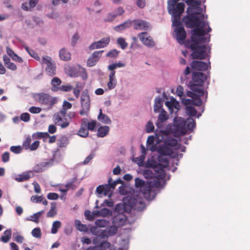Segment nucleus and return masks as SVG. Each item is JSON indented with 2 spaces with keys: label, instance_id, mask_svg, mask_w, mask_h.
I'll return each mask as SVG.
<instances>
[{
  "label": "nucleus",
  "instance_id": "f257e3e1",
  "mask_svg": "<svg viewBox=\"0 0 250 250\" xmlns=\"http://www.w3.org/2000/svg\"><path fill=\"white\" fill-rule=\"evenodd\" d=\"M191 28L193 29L191 32V39L186 41L185 46L192 51L190 54L192 59L203 60L207 56V48L205 45H200V44L210 41V35H208V33L211 31V28L208 21L206 25L199 24Z\"/></svg>",
  "mask_w": 250,
  "mask_h": 250
},
{
  "label": "nucleus",
  "instance_id": "f03ea898",
  "mask_svg": "<svg viewBox=\"0 0 250 250\" xmlns=\"http://www.w3.org/2000/svg\"><path fill=\"white\" fill-rule=\"evenodd\" d=\"M188 5L187 15L183 18L184 24L187 28H192L194 26L201 24L206 25L205 20L208 19V15L205 14L206 5L202 6V2L205 3L206 0H183Z\"/></svg>",
  "mask_w": 250,
  "mask_h": 250
},
{
  "label": "nucleus",
  "instance_id": "7ed1b4c3",
  "mask_svg": "<svg viewBox=\"0 0 250 250\" xmlns=\"http://www.w3.org/2000/svg\"><path fill=\"white\" fill-rule=\"evenodd\" d=\"M135 181V186L137 188H139L138 191H140L139 196L142 195L147 200H152L156 196L157 192L155 188L162 189L166 185L165 182H163V185H161V182L158 180L146 183L139 178H136Z\"/></svg>",
  "mask_w": 250,
  "mask_h": 250
},
{
  "label": "nucleus",
  "instance_id": "20e7f679",
  "mask_svg": "<svg viewBox=\"0 0 250 250\" xmlns=\"http://www.w3.org/2000/svg\"><path fill=\"white\" fill-rule=\"evenodd\" d=\"M177 143V140L174 138H169L164 140L163 144L152 146L150 150L152 151L155 149L157 152L161 155L169 156L172 158H177L180 156L182 158L183 154L179 153L174 151V147Z\"/></svg>",
  "mask_w": 250,
  "mask_h": 250
},
{
  "label": "nucleus",
  "instance_id": "39448f33",
  "mask_svg": "<svg viewBox=\"0 0 250 250\" xmlns=\"http://www.w3.org/2000/svg\"><path fill=\"white\" fill-rule=\"evenodd\" d=\"M179 0H169L168 1L167 10L171 16V21L173 24L179 23L181 16L185 10V4L183 2H178Z\"/></svg>",
  "mask_w": 250,
  "mask_h": 250
},
{
  "label": "nucleus",
  "instance_id": "423d86ee",
  "mask_svg": "<svg viewBox=\"0 0 250 250\" xmlns=\"http://www.w3.org/2000/svg\"><path fill=\"white\" fill-rule=\"evenodd\" d=\"M210 72L205 74L202 72L193 71L192 72V81H190L188 84L190 90H194L195 87L202 88L204 84L206 83L208 85L209 84Z\"/></svg>",
  "mask_w": 250,
  "mask_h": 250
},
{
  "label": "nucleus",
  "instance_id": "0eeeda50",
  "mask_svg": "<svg viewBox=\"0 0 250 250\" xmlns=\"http://www.w3.org/2000/svg\"><path fill=\"white\" fill-rule=\"evenodd\" d=\"M210 62L207 63L201 61H193L190 63L191 67L188 66H187L183 72V76H181L182 83H184L188 78V76L190 74L191 68L194 71H197L196 72L206 71L208 67L210 68Z\"/></svg>",
  "mask_w": 250,
  "mask_h": 250
},
{
  "label": "nucleus",
  "instance_id": "6e6552de",
  "mask_svg": "<svg viewBox=\"0 0 250 250\" xmlns=\"http://www.w3.org/2000/svg\"><path fill=\"white\" fill-rule=\"evenodd\" d=\"M32 97L36 102L47 106L49 108H51L58 102L57 97H52L49 94L44 92L34 93Z\"/></svg>",
  "mask_w": 250,
  "mask_h": 250
},
{
  "label": "nucleus",
  "instance_id": "1a4fd4ad",
  "mask_svg": "<svg viewBox=\"0 0 250 250\" xmlns=\"http://www.w3.org/2000/svg\"><path fill=\"white\" fill-rule=\"evenodd\" d=\"M184 23V21L182 20V21H179V23H176L175 24L172 22V26L173 27V36L177 42L180 44H185L186 41H185L186 38L187 37V33L183 27V23Z\"/></svg>",
  "mask_w": 250,
  "mask_h": 250
},
{
  "label": "nucleus",
  "instance_id": "9d476101",
  "mask_svg": "<svg viewBox=\"0 0 250 250\" xmlns=\"http://www.w3.org/2000/svg\"><path fill=\"white\" fill-rule=\"evenodd\" d=\"M144 177L147 179H153V181L156 180L160 181L161 185H163V182H166L164 180L166 178V173L165 170H161L159 171H153L152 169H145L143 172Z\"/></svg>",
  "mask_w": 250,
  "mask_h": 250
},
{
  "label": "nucleus",
  "instance_id": "9b49d317",
  "mask_svg": "<svg viewBox=\"0 0 250 250\" xmlns=\"http://www.w3.org/2000/svg\"><path fill=\"white\" fill-rule=\"evenodd\" d=\"M90 100L88 90L85 89L82 92L81 96V107L79 113L81 115L87 116L90 109Z\"/></svg>",
  "mask_w": 250,
  "mask_h": 250
},
{
  "label": "nucleus",
  "instance_id": "f8f14e48",
  "mask_svg": "<svg viewBox=\"0 0 250 250\" xmlns=\"http://www.w3.org/2000/svg\"><path fill=\"white\" fill-rule=\"evenodd\" d=\"M188 91L186 95L188 97L191 98L192 99V104L197 106H200L203 103V101L201 99V97L205 94V91L203 88H198L195 87V90H191Z\"/></svg>",
  "mask_w": 250,
  "mask_h": 250
},
{
  "label": "nucleus",
  "instance_id": "ddd939ff",
  "mask_svg": "<svg viewBox=\"0 0 250 250\" xmlns=\"http://www.w3.org/2000/svg\"><path fill=\"white\" fill-rule=\"evenodd\" d=\"M185 120L181 118L175 117L174 118L173 124L176 128V134L179 137L187 134V130L185 127Z\"/></svg>",
  "mask_w": 250,
  "mask_h": 250
},
{
  "label": "nucleus",
  "instance_id": "4468645a",
  "mask_svg": "<svg viewBox=\"0 0 250 250\" xmlns=\"http://www.w3.org/2000/svg\"><path fill=\"white\" fill-rule=\"evenodd\" d=\"M41 62L42 64L46 65L45 71L49 76H52L56 74V63L50 57L48 56L43 57Z\"/></svg>",
  "mask_w": 250,
  "mask_h": 250
},
{
  "label": "nucleus",
  "instance_id": "2eb2a0df",
  "mask_svg": "<svg viewBox=\"0 0 250 250\" xmlns=\"http://www.w3.org/2000/svg\"><path fill=\"white\" fill-rule=\"evenodd\" d=\"M58 153V152H55L53 154V158L48 160L47 161L40 163L36 165L33 168L32 173L35 172H42L45 171L46 169L50 167L53 165V163L55 160L56 156Z\"/></svg>",
  "mask_w": 250,
  "mask_h": 250
},
{
  "label": "nucleus",
  "instance_id": "dca6fc26",
  "mask_svg": "<svg viewBox=\"0 0 250 250\" xmlns=\"http://www.w3.org/2000/svg\"><path fill=\"white\" fill-rule=\"evenodd\" d=\"M138 37L142 43L147 47H153L155 46V43L154 40L147 32H141L138 34Z\"/></svg>",
  "mask_w": 250,
  "mask_h": 250
},
{
  "label": "nucleus",
  "instance_id": "f3484780",
  "mask_svg": "<svg viewBox=\"0 0 250 250\" xmlns=\"http://www.w3.org/2000/svg\"><path fill=\"white\" fill-rule=\"evenodd\" d=\"M133 27L136 30H147L150 28V24L146 21L136 19L132 21Z\"/></svg>",
  "mask_w": 250,
  "mask_h": 250
},
{
  "label": "nucleus",
  "instance_id": "a211bd4d",
  "mask_svg": "<svg viewBox=\"0 0 250 250\" xmlns=\"http://www.w3.org/2000/svg\"><path fill=\"white\" fill-rule=\"evenodd\" d=\"M110 42L109 37L102 38L99 41L91 43L88 47L90 50L95 49L101 48L106 47Z\"/></svg>",
  "mask_w": 250,
  "mask_h": 250
},
{
  "label": "nucleus",
  "instance_id": "6ab92c4d",
  "mask_svg": "<svg viewBox=\"0 0 250 250\" xmlns=\"http://www.w3.org/2000/svg\"><path fill=\"white\" fill-rule=\"evenodd\" d=\"M32 171L29 170L24 171L21 174L17 175L15 173L11 175V178L18 182H22L27 181L31 177H33Z\"/></svg>",
  "mask_w": 250,
  "mask_h": 250
},
{
  "label": "nucleus",
  "instance_id": "aec40b11",
  "mask_svg": "<svg viewBox=\"0 0 250 250\" xmlns=\"http://www.w3.org/2000/svg\"><path fill=\"white\" fill-rule=\"evenodd\" d=\"M140 196L137 198L134 197L132 198V208L133 209L138 211H141L146 208L144 199Z\"/></svg>",
  "mask_w": 250,
  "mask_h": 250
},
{
  "label": "nucleus",
  "instance_id": "412c9836",
  "mask_svg": "<svg viewBox=\"0 0 250 250\" xmlns=\"http://www.w3.org/2000/svg\"><path fill=\"white\" fill-rule=\"evenodd\" d=\"M165 104L168 108L170 114L177 113L180 110V104L174 98L169 101H166Z\"/></svg>",
  "mask_w": 250,
  "mask_h": 250
},
{
  "label": "nucleus",
  "instance_id": "4be33fe9",
  "mask_svg": "<svg viewBox=\"0 0 250 250\" xmlns=\"http://www.w3.org/2000/svg\"><path fill=\"white\" fill-rule=\"evenodd\" d=\"M103 52H104V50L94 51L87 60V65L89 67L94 66L98 62Z\"/></svg>",
  "mask_w": 250,
  "mask_h": 250
},
{
  "label": "nucleus",
  "instance_id": "5701e85b",
  "mask_svg": "<svg viewBox=\"0 0 250 250\" xmlns=\"http://www.w3.org/2000/svg\"><path fill=\"white\" fill-rule=\"evenodd\" d=\"M146 167L151 168L153 171H160L161 170H164L163 169L162 165L154 159L153 157L147 160L146 163Z\"/></svg>",
  "mask_w": 250,
  "mask_h": 250
},
{
  "label": "nucleus",
  "instance_id": "b1692460",
  "mask_svg": "<svg viewBox=\"0 0 250 250\" xmlns=\"http://www.w3.org/2000/svg\"><path fill=\"white\" fill-rule=\"evenodd\" d=\"M168 119V116L167 112L164 109H162L159 115L158 118L156 123V125L158 129L164 128V123Z\"/></svg>",
  "mask_w": 250,
  "mask_h": 250
},
{
  "label": "nucleus",
  "instance_id": "393cba45",
  "mask_svg": "<svg viewBox=\"0 0 250 250\" xmlns=\"http://www.w3.org/2000/svg\"><path fill=\"white\" fill-rule=\"evenodd\" d=\"M118 230V228L114 225L109 226L101 233V236L103 238L113 236L117 233Z\"/></svg>",
  "mask_w": 250,
  "mask_h": 250
},
{
  "label": "nucleus",
  "instance_id": "a878e982",
  "mask_svg": "<svg viewBox=\"0 0 250 250\" xmlns=\"http://www.w3.org/2000/svg\"><path fill=\"white\" fill-rule=\"evenodd\" d=\"M125 221L126 218L122 213H119V214L114 216L112 219L113 224L117 226L118 228L123 226L125 224Z\"/></svg>",
  "mask_w": 250,
  "mask_h": 250
},
{
  "label": "nucleus",
  "instance_id": "bb28decb",
  "mask_svg": "<svg viewBox=\"0 0 250 250\" xmlns=\"http://www.w3.org/2000/svg\"><path fill=\"white\" fill-rule=\"evenodd\" d=\"M132 25V21L130 20H127L123 23L116 25L113 27V29L118 32H121Z\"/></svg>",
  "mask_w": 250,
  "mask_h": 250
},
{
  "label": "nucleus",
  "instance_id": "cd10ccee",
  "mask_svg": "<svg viewBox=\"0 0 250 250\" xmlns=\"http://www.w3.org/2000/svg\"><path fill=\"white\" fill-rule=\"evenodd\" d=\"M160 132L162 133V134L164 135H167L169 133L173 134L175 137H179L176 134V128L174 127V124H168L166 128L164 129V127L163 128L159 129Z\"/></svg>",
  "mask_w": 250,
  "mask_h": 250
},
{
  "label": "nucleus",
  "instance_id": "c85d7f7f",
  "mask_svg": "<svg viewBox=\"0 0 250 250\" xmlns=\"http://www.w3.org/2000/svg\"><path fill=\"white\" fill-rule=\"evenodd\" d=\"M185 127L187 130V133H190L193 131L196 126V122L191 117H188L185 120Z\"/></svg>",
  "mask_w": 250,
  "mask_h": 250
},
{
  "label": "nucleus",
  "instance_id": "c756f323",
  "mask_svg": "<svg viewBox=\"0 0 250 250\" xmlns=\"http://www.w3.org/2000/svg\"><path fill=\"white\" fill-rule=\"evenodd\" d=\"M109 82L107 83V87L109 89H114L117 85V80L115 77V73L110 72L109 74Z\"/></svg>",
  "mask_w": 250,
  "mask_h": 250
},
{
  "label": "nucleus",
  "instance_id": "7c9ffc66",
  "mask_svg": "<svg viewBox=\"0 0 250 250\" xmlns=\"http://www.w3.org/2000/svg\"><path fill=\"white\" fill-rule=\"evenodd\" d=\"M163 102V99L159 96L155 98L154 104V111L155 113L159 112L160 110L163 109L162 108Z\"/></svg>",
  "mask_w": 250,
  "mask_h": 250
},
{
  "label": "nucleus",
  "instance_id": "2f4dec72",
  "mask_svg": "<svg viewBox=\"0 0 250 250\" xmlns=\"http://www.w3.org/2000/svg\"><path fill=\"white\" fill-rule=\"evenodd\" d=\"M62 81L58 77H54L51 82V90L53 92H57L59 90L60 85L61 84Z\"/></svg>",
  "mask_w": 250,
  "mask_h": 250
},
{
  "label": "nucleus",
  "instance_id": "473e14b6",
  "mask_svg": "<svg viewBox=\"0 0 250 250\" xmlns=\"http://www.w3.org/2000/svg\"><path fill=\"white\" fill-rule=\"evenodd\" d=\"M157 140L156 141V143L158 144L159 142H161L164 140V137L162 135H158L157 133H156V137H154V136H150L148 137L147 140V144L148 145H153L152 146H155L154 145V142L156 140ZM155 146H156L155 145Z\"/></svg>",
  "mask_w": 250,
  "mask_h": 250
},
{
  "label": "nucleus",
  "instance_id": "72a5a7b5",
  "mask_svg": "<svg viewBox=\"0 0 250 250\" xmlns=\"http://www.w3.org/2000/svg\"><path fill=\"white\" fill-rule=\"evenodd\" d=\"M98 120L104 124H111V121L109 117L106 114L103 113L102 109H100L99 114L97 118Z\"/></svg>",
  "mask_w": 250,
  "mask_h": 250
},
{
  "label": "nucleus",
  "instance_id": "f704fd0d",
  "mask_svg": "<svg viewBox=\"0 0 250 250\" xmlns=\"http://www.w3.org/2000/svg\"><path fill=\"white\" fill-rule=\"evenodd\" d=\"M59 56L62 60L64 61H68L71 59V54L64 48L60 50Z\"/></svg>",
  "mask_w": 250,
  "mask_h": 250
},
{
  "label": "nucleus",
  "instance_id": "c9c22d12",
  "mask_svg": "<svg viewBox=\"0 0 250 250\" xmlns=\"http://www.w3.org/2000/svg\"><path fill=\"white\" fill-rule=\"evenodd\" d=\"M6 52L13 60L20 63L22 62V59L15 53L9 47H6Z\"/></svg>",
  "mask_w": 250,
  "mask_h": 250
},
{
  "label": "nucleus",
  "instance_id": "e433bc0d",
  "mask_svg": "<svg viewBox=\"0 0 250 250\" xmlns=\"http://www.w3.org/2000/svg\"><path fill=\"white\" fill-rule=\"evenodd\" d=\"M86 123L85 121H84L83 124H82L81 127L78 131L77 134L83 138L86 137L88 136L89 133L87 130L88 129L86 128Z\"/></svg>",
  "mask_w": 250,
  "mask_h": 250
},
{
  "label": "nucleus",
  "instance_id": "4c0bfd02",
  "mask_svg": "<svg viewBox=\"0 0 250 250\" xmlns=\"http://www.w3.org/2000/svg\"><path fill=\"white\" fill-rule=\"evenodd\" d=\"M109 131V127L108 126H102L98 129L97 135L99 137L103 138L108 133Z\"/></svg>",
  "mask_w": 250,
  "mask_h": 250
},
{
  "label": "nucleus",
  "instance_id": "58836bf2",
  "mask_svg": "<svg viewBox=\"0 0 250 250\" xmlns=\"http://www.w3.org/2000/svg\"><path fill=\"white\" fill-rule=\"evenodd\" d=\"M94 212L96 214L103 217L111 216L112 215V211L110 209L105 208H104L100 210L95 211Z\"/></svg>",
  "mask_w": 250,
  "mask_h": 250
},
{
  "label": "nucleus",
  "instance_id": "ea45409f",
  "mask_svg": "<svg viewBox=\"0 0 250 250\" xmlns=\"http://www.w3.org/2000/svg\"><path fill=\"white\" fill-rule=\"evenodd\" d=\"M126 64L124 62H115L112 64H109L108 66V70L110 71V72H114V73H116L115 69L117 68L124 67L125 66Z\"/></svg>",
  "mask_w": 250,
  "mask_h": 250
},
{
  "label": "nucleus",
  "instance_id": "a19ab883",
  "mask_svg": "<svg viewBox=\"0 0 250 250\" xmlns=\"http://www.w3.org/2000/svg\"><path fill=\"white\" fill-rule=\"evenodd\" d=\"M115 210L119 213H123V212L129 213L130 209L129 208L127 210L126 209L125 203L124 202L116 205L115 207Z\"/></svg>",
  "mask_w": 250,
  "mask_h": 250
},
{
  "label": "nucleus",
  "instance_id": "79ce46f5",
  "mask_svg": "<svg viewBox=\"0 0 250 250\" xmlns=\"http://www.w3.org/2000/svg\"><path fill=\"white\" fill-rule=\"evenodd\" d=\"M44 210L40 211L36 213H34L32 215L30 216L26 219V220L38 223L39 222V218L44 213Z\"/></svg>",
  "mask_w": 250,
  "mask_h": 250
},
{
  "label": "nucleus",
  "instance_id": "37998d69",
  "mask_svg": "<svg viewBox=\"0 0 250 250\" xmlns=\"http://www.w3.org/2000/svg\"><path fill=\"white\" fill-rule=\"evenodd\" d=\"M75 225L76 227V229L80 231H87V227L86 225L82 224L79 220H75Z\"/></svg>",
  "mask_w": 250,
  "mask_h": 250
},
{
  "label": "nucleus",
  "instance_id": "c03bdc74",
  "mask_svg": "<svg viewBox=\"0 0 250 250\" xmlns=\"http://www.w3.org/2000/svg\"><path fill=\"white\" fill-rule=\"evenodd\" d=\"M167 156L161 155L158 157V162L162 165L163 169L167 167L168 166V160Z\"/></svg>",
  "mask_w": 250,
  "mask_h": 250
},
{
  "label": "nucleus",
  "instance_id": "a18cd8bd",
  "mask_svg": "<svg viewBox=\"0 0 250 250\" xmlns=\"http://www.w3.org/2000/svg\"><path fill=\"white\" fill-rule=\"evenodd\" d=\"M77 177H74L72 179L68 180L65 185V187L68 189H75L77 188V186L75 185V183L77 181Z\"/></svg>",
  "mask_w": 250,
  "mask_h": 250
},
{
  "label": "nucleus",
  "instance_id": "49530a36",
  "mask_svg": "<svg viewBox=\"0 0 250 250\" xmlns=\"http://www.w3.org/2000/svg\"><path fill=\"white\" fill-rule=\"evenodd\" d=\"M109 224V222L105 219H97L95 222V225L97 227L104 228L107 227Z\"/></svg>",
  "mask_w": 250,
  "mask_h": 250
},
{
  "label": "nucleus",
  "instance_id": "de8ad7c7",
  "mask_svg": "<svg viewBox=\"0 0 250 250\" xmlns=\"http://www.w3.org/2000/svg\"><path fill=\"white\" fill-rule=\"evenodd\" d=\"M57 204L56 202L51 203V208L47 213V217H53L57 214V211L55 210Z\"/></svg>",
  "mask_w": 250,
  "mask_h": 250
},
{
  "label": "nucleus",
  "instance_id": "09e8293b",
  "mask_svg": "<svg viewBox=\"0 0 250 250\" xmlns=\"http://www.w3.org/2000/svg\"><path fill=\"white\" fill-rule=\"evenodd\" d=\"M186 113L191 117L195 116L197 114V110L194 107L192 106H187L185 108Z\"/></svg>",
  "mask_w": 250,
  "mask_h": 250
},
{
  "label": "nucleus",
  "instance_id": "8fccbe9b",
  "mask_svg": "<svg viewBox=\"0 0 250 250\" xmlns=\"http://www.w3.org/2000/svg\"><path fill=\"white\" fill-rule=\"evenodd\" d=\"M68 139L66 136H63L59 138L58 146L60 147H65L68 144Z\"/></svg>",
  "mask_w": 250,
  "mask_h": 250
},
{
  "label": "nucleus",
  "instance_id": "3c124183",
  "mask_svg": "<svg viewBox=\"0 0 250 250\" xmlns=\"http://www.w3.org/2000/svg\"><path fill=\"white\" fill-rule=\"evenodd\" d=\"M117 43L123 50L125 49L128 46V43L125 42V39L123 37H119L117 39Z\"/></svg>",
  "mask_w": 250,
  "mask_h": 250
},
{
  "label": "nucleus",
  "instance_id": "603ef678",
  "mask_svg": "<svg viewBox=\"0 0 250 250\" xmlns=\"http://www.w3.org/2000/svg\"><path fill=\"white\" fill-rule=\"evenodd\" d=\"M61 223L60 221H54L52 226L51 233L52 234H56L58 231V229L61 227Z\"/></svg>",
  "mask_w": 250,
  "mask_h": 250
},
{
  "label": "nucleus",
  "instance_id": "864d4df0",
  "mask_svg": "<svg viewBox=\"0 0 250 250\" xmlns=\"http://www.w3.org/2000/svg\"><path fill=\"white\" fill-rule=\"evenodd\" d=\"M119 51L116 49H113L107 53L106 54V57L111 58H116L119 56Z\"/></svg>",
  "mask_w": 250,
  "mask_h": 250
},
{
  "label": "nucleus",
  "instance_id": "5fc2aeb1",
  "mask_svg": "<svg viewBox=\"0 0 250 250\" xmlns=\"http://www.w3.org/2000/svg\"><path fill=\"white\" fill-rule=\"evenodd\" d=\"M25 49L32 57H33L37 60H40V57L39 56L38 54L36 52H35L33 50L30 49L27 46L25 47Z\"/></svg>",
  "mask_w": 250,
  "mask_h": 250
},
{
  "label": "nucleus",
  "instance_id": "6e6d98bb",
  "mask_svg": "<svg viewBox=\"0 0 250 250\" xmlns=\"http://www.w3.org/2000/svg\"><path fill=\"white\" fill-rule=\"evenodd\" d=\"M32 236L36 238H40L42 236L41 230L40 228H34L31 232Z\"/></svg>",
  "mask_w": 250,
  "mask_h": 250
},
{
  "label": "nucleus",
  "instance_id": "4d7b16f0",
  "mask_svg": "<svg viewBox=\"0 0 250 250\" xmlns=\"http://www.w3.org/2000/svg\"><path fill=\"white\" fill-rule=\"evenodd\" d=\"M116 18V15L112 11L108 13L106 18L104 19V21L105 22H112Z\"/></svg>",
  "mask_w": 250,
  "mask_h": 250
},
{
  "label": "nucleus",
  "instance_id": "13d9d810",
  "mask_svg": "<svg viewBox=\"0 0 250 250\" xmlns=\"http://www.w3.org/2000/svg\"><path fill=\"white\" fill-rule=\"evenodd\" d=\"M108 183L111 185L112 189H114L115 188L116 185L118 184H122L123 183V181L121 179L119 178L116 180L112 182L111 178H109L108 180Z\"/></svg>",
  "mask_w": 250,
  "mask_h": 250
},
{
  "label": "nucleus",
  "instance_id": "bf43d9fd",
  "mask_svg": "<svg viewBox=\"0 0 250 250\" xmlns=\"http://www.w3.org/2000/svg\"><path fill=\"white\" fill-rule=\"evenodd\" d=\"M79 75L83 80L87 79V74L85 69L83 67H80L79 69Z\"/></svg>",
  "mask_w": 250,
  "mask_h": 250
},
{
  "label": "nucleus",
  "instance_id": "052dcab7",
  "mask_svg": "<svg viewBox=\"0 0 250 250\" xmlns=\"http://www.w3.org/2000/svg\"><path fill=\"white\" fill-rule=\"evenodd\" d=\"M154 130V126L151 121H148L146 126V130L147 133L152 132Z\"/></svg>",
  "mask_w": 250,
  "mask_h": 250
},
{
  "label": "nucleus",
  "instance_id": "680f3d73",
  "mask_svg": "<svg viewBox=\"0 0 250 250\" xmlns=\"http://www.w3.org/2000/svg\"><path fill=\"white\" fill-rule=\"evenodd\" d=\"M20 119L24 122H28L30 119V115L27 112L23 113L20 116Z\"/></svg>",
  "mask_w": 250,
  "mask_h": 250
},
{
  "label": "nucleus",
  "instance_id": "e2e57ef3",
  "mask_svg": "<svg viewBox=\"0 0 250 250\" xmlns=\"http://www.w3.org/2000/svg\"><path fill=\"white\" fill-rule=\"evenodd\" d=\"M96 121L95 120H92L90 122H88L86 124L87 129L90 131H93L96 126Z\"/></svg>",
  "mask_w": 250,
  "mask_h": 250
},
{
  "label": "nucleus",
  "instance_id": "0e129e2a",
  "mask_svg": "<svg viewBox=\"0 0 250 250\" xmlns=\"http://www.w3.org/2000/svg\"><path fill=\"white\" fill-rule=\"evenodd\" d=\"M10 150L15 154H20L21 152L22 148L20 146H11Z\"/></svg>",
  "mask_w": 250,
  "mask_h": 250
},
{
  "label": "nucleus",
  "instance_id": "69168bd1",
  "mask_svg": "<svg viewBox=\"0 0 250 250\" xmlns=\"http://www.w3.org/2000/svg\"><path fill=\"white\" fill-rule=\"evenodd\" d=\"M31 142V138L30 136H28L23 142L22 146L26 149H27L30 145Z\"/></svg>",
  "mask_w": 250,
  "mask_h": 250
},
{
  "label": "nucleus",
  "instance_id": "338daca9",
  "mask_svg": "<svg viewBox=\"0 0 250 250\" xmlns=\"http://www.w3.org/2000/svg\"><path fill=\"white\" fill-rule=\"evenodd\" d=\"M69 75L71 77H78L79 76V70L75 68H70Z\"/></svg>",
  "mask_w": 250,
  "mask_h": 250
},
{
  "label": "nucleus",
  "instance_id": "774afa93",
  "mask_svg": "<svg viewBox=\"0 0 250 250\" xmlns=\"http://www.w3.org/2000/svg\"><path fill=\"white\" fill-rule=\"evenodd\" d=\"M43 199L42 196H38L37 195H33L31 197V201L33 203H41Z\"/></svg>",
  "mask_w": 250,
  "mask_h": 250
}]
</instances>
